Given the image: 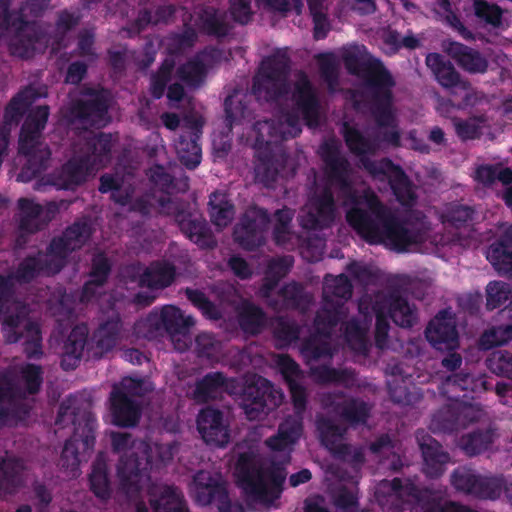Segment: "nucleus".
Returning a JSON list of instances; mask_svg holds the SVG:
<instances>
[{"instance_id":"1","label":"nucleus","mask_w":512,"mask_h":512,"mask_svg":"<svg viewBox=\"0 0 512 512\" xmlns=\"http://www.w3.org/2000/svg\"><path fill=\"white\" fill-rule=\"evenodd\" d=\"M319 155L326 185L309 198L308 210L301 219V225L308 230H324L334 224L337 205L333 187L347 198L355 196L351 181L352 167L343 154L341 143L334 138L324 141L320 145Z\"/></svg>"},{"instance_id":"2","label":"nucleus","mask_w":512,"mask_h":512,"mask_svg":"<svg viewBox=\"0 0 512 512\" xmlns=\"http://www.w3.org/2000/svg\"><path fill=\"white\" fill-rule=\"evenodd\" d=\"M343 63L349 74L362 76L365 86L371 93V112L376 124L381 128L393 125V87L395 80L390 71L379 59L364 60L356 51H347Z\"/></svg>"},{"instance_id":"3","label":"nucleus","mask_w":512,"mask_h":512,"mask_svg":"<svg viewBox=\"0 0 512 512\" xmlns=\"http://www.w3.org/2000/svg\"><path fill=\"white\" fill-rule=\"evenodd\" d=\"M69 422L74 431L64 443L61 463L66 469L76 470L82 461L90 457L94 449L97 419L90 410L77 407L75 400L68 398L59 405L55 424L65 427Z\"/></svg>"},{"instance_id":"4","label":"nucleus","mask_w":512,"mask_h":512,"mask_svg":"<svg viewBox=\"0 0 512 512\" xmlns=\"http://www.w3.org/2000/svg\"><path fill=\"white\" fill-rule=\"evenodd\" d=\"M50 115L48 105L31 109L21 126L18 140V155L24 163L17 175V181L28 183L42 174L49 166L52 152L41 141L42 132Z\"/></svg>"},{"instance_id":"5","label":"nucleus","mask_w":512,"mask_h":512,"mask_svg":"<svg viewBox=\"0 0 512 512\" xmlns=\"http://www.w3.org/2000/svg\"><path fill=\"white\" fill-rule=\"evenodd\" d=\"M11 0H0V29L11 56L33 59L48 44L47 33L36 21L27 20L21 9L11 10Z\"/></svg>"},{"instance_id":"6","label":"nucleus","mask_w":512,"mask_h":512,"mask_svg":"<svg viewBox=\"0 0 512 512\" xmlns=\"http://www.w3.org/2000/svg\"><path fill=\"white\" fill-rule=\"evenodd\" d=\"M235 476L238 487L248 499L270 504L280 497L287 473L280 463H274L265 471L255 463L252 454L244 452L237 459Z\"/></svg>"},{"instance_id":"7","label":"nucleus","mask_w":512,"mask_h":512,"mask_svg":"<svg viewBox=\"0 0 512 512\" xmlns=\"http://www.w3.org/2000/svg\"><path fill=\"white\" fill-rule=\"evenodd\" d=\"M291 100L294 108L283 113L284 124L287 128L281 131L283 140L296 138L301 134L300 115L309 128H316L320 124V100L313 84L305 73H302L294 83Z\"/></svg>"},{"instance_id":"8","label":"nucleus","mask_w":512,"mask_h":512,"mask_svg":"<svg viewBox=\"0 0 512 512\" xmlns=\"http://www.w3.org/2000/svg\"><path fill=\"white\" fill-rule=\"evenodd\" d=\"M291 59L286 50H277L262 60L253 77L252 93L267 102L278 101L290 92Z\"/></svg>"},{"instance_id":"9","label":"nucleus","mask_w":512,"mask_h":512,"mask_svg":"<svg viewBox=\"0 0 512 512\" xmlns=\"http://www.w3.org/2000/svg\"><path fill=\"white\" fill-rule=\"evenodd\" d=\"M352 206L346 212V221L349 226L367 243H382V229L385 224L380 208L386 211L391 209L383 204L379 197L374 194H365L363 200L355 192V196L348 197Z\"/></svg>"},{"instance_id":"10","label":"nucleus","mask_w":512,"mask_h":512,"mask_svg":"<svg viewBox=\"0 0 512 512\" xmlns=\"http://www.w3.org/2000/svg\"><path fill=\"white\" fill-rule=\"evenodd\" d=\"M239 399L246 417L254 421L263 419L278 408L283 395L268 379L252 375L245 379Z\"/></svg>"},{"instance_id":"11","label":"nucleus","mask_w":512,"mask_h":512,"mask_svg":"<svg viewBox=\"0 0 512 512\" xmlns=\"http://www.w3.org/2000/svg\"><path fill=\"white\" fill-rule=\"evenodd\" d=\"M87 99L73 101L66 112V118L71 124H79L83 128H102L109 121V99L105 91L88 89Z\"/></svg>"},{"instance_id":"12","label":"nucleus","mask_w":512,"mask_h":512,"mask_svg":"<svg viewBox=\"0 0 512 512\" xmlns=\"http://www.w3.org/2000/svg\"><path fill=\"white\" fill-rule=\"evenodd\" d=\"M269 224L270 215L266 209L249 206L233 228V239L242 249L256 251L265 244Z\"/></svg>"},{"instance_id":"13","label":"nucleus","mask_w":512,"mask_h":512,"mask_svg":"<svg viewBox=\"0 0 512 512\" xmlns=\"http://www.w3.org/2000/svg\"><path fill=\"white\" fill-rule=\"evenodd\" d=\"M363 168L372 176L387 178L390 188L397 201L405 207H412L416 203V194L413 191L412 182L404 170L393 163L389 158H382L379 161L365 159Z\"/></svg>"},{"instance_id":"14","label":"nucleus","mask_w":512,"mask_h":512,"mask_svg":"<svg viewBox=\"0 0 512 512\" xmlns=\"http://www.w3.org/2000/svg\"><path fill=\"white\" fill-rule=\"evenodd\" d=\"M191 493L202 506L216 504L219 512H231V501L225 481L220 473L197 471L192 480Z\"/></svg>"},{"instance_id":"15","label":"nucleus","mask_w":512,"mask_h":512,"mask_svg":"<svg viewBox=\"0 0 512 512\" xmlns=\"http://www.w3.org/2000/svg\"><path fill=\"white\" fill-rule=\"evenodd\" d=\"M151 466L148 448L140 455L134 452L122 455L117 467L120 489L129 497L137 496L150 479Z\"/></svg>"},{"instance_id":"16","label":"nucleus","mask_w":512,"mask_h":512,"mask_svg":"<svg viewBox=\"0 0 512 512\" xmlns=\"http://www.w3.org/2000/svg\"><path fill=\"white\" fill-rule=\"evenodd\" d=\"M24 392L18 387L13 370L0 371V422L19 421L29 416L30 408L23 402Z\"/></svg>"},{"instance_id":"17","label":"nucleus","mask_w":512,"mask_h":512,"mask_svg":"<svg viewBox=\"0 0 512 512\" xmlns=\"http://www.w3.org/2000/svg\"><path fill=\"white\" fill-rule=\"evenodd\" d=\"M63 269V263L48 251H37L24 257L9 276L20 285L29 284L39 276H54Z\"/></svg>"},{"instance_id":"18","label":"nucleus","mask_w":512,"mask_h":512,"mask_svg":"<svg viewBox=\"0 0 512 512\" xmlns=\"http://www.w3.org/2000/svg\"><path fill=\"white\" fill-rule=\"evenodd\" d=\"M380 208L381 216H384L385 224L382 229V243L386 242L396 252H407L412 246L422 241L420 230L401 220L392 210L386 211Z\"/></svg>"},{"instance_id":"19","label":"nucleus","mask_w":512,"mask_h":512,"mask_svg":"<svg viewBox=\"0 0 512 512\" xmlns=\"http://www.w3.org/2000/svg\"><path fill=\"white\" fill-rule=\"evenodd\" d=\"M427 67L431 70L438 84L447 90L459 89L466 92L464 104L472 105L474 95L469 80L462 78L454 65L439 53H429L425 58Z\"/></svg>"},{"instance_id":"20","label":"nucleus","mask_w":512,"mask_h":512,"mask_svg":"<svg viewBox=\"0 0 512 512\" xmlns=\"http://www.w3.org/2000/svg\"><path fill=\"white\" fill-rule=\"evenodd\" d=\"M425 337L430 345L439 351H453L459 347L456 320L448 309H443L431 319L425 329Z\"/></svg>"},{"instance_id":"21","label":"nucleus","mask_w":512,"mask_h":512,"mask_svg":"<svg viewBox=\"0 0 512 512\" xmlns=\"http://www.w3.org/2000/svg\"><path fill=\"white\" fill-rule=\"evenodd\" d=\"M92 226L87 221L78 220L68 226L60 237H55L48 245V251L61 260L63 267L67 257L81 249L92 236Z\"/></svg>"},{"instance_id":"22","label":"nucleus","mask_w":512,"mask_h":512,"mask_svg":"<svg viewBox=\"0 0 512 512\" xmlns=\"http://www.w3.org/2000/svg\"><path fill=\"white\" fill-rule=\"evenodd\" d=\"M181 232L201 249H213L217 242L207 220L197 213L177 209L175 214Z\"/></svg>"},{"instance_id":"23","label":"nucleus","mask_w":512,"mask_h":512,"mask_svg":"<svg viewBox=\"0 0 512 512\" xmlns=\"http://www.w3.org/2000/svg\"><path fill=\"white\" fill-rule=\"evenodd\" d=\"M91 171L87 160L81 159L79 155H74L60 168L47 175L46 184L54 186L58 190L74 191L86 182Z\"/></svg>"},{"instance_id":"24","label":"nucleus","mask_w":512,"mask_h":512,"mask_svg":"<svg viewBox=\"0 0 512 512\" xmlns=\"http://www.w3.org/2000/svg\"><path fill=\"white\" fill-rule=\"evenodd\" d=\"M197 429L202 439L210 445L224 447L229 443L228 425L224 423L223 412L213 407H205L197 416Z\"/></svg>"},{"instance_id":"25","label":"nucleus","mask_w":512,"mask_h":512,"mask_svg":"<svg viewBox=\"0 0 512 512\" xmlns=\"http://www.w3.org/2000/svg\"><path fill=\"white\" fill-rule=\"evenodd\" d=\"M415 436L423 458L424 473L430 478L440 477L449 462V454L443 451L441 444L425 430H417Z\"/></svg>"},{"instance_id":"26","label":"nucleus","mask_w":512,"mask_h":512,"mask_svg":"<svg viewBox=\"0 0 512 512\" xmlns=\"http://www.w3.org/2000/svg\"><path fill=\"white\" fill-rule=\"evenodd\" d=\"M316 428L321 444L337 459L347 460L352 454V447L342 443L347 429L327 417H319Z\"/></svg>"},{"instance_id":"27","label":"nucleus","mask_w":512,"mask_h":512,"mask_svg":"<svg viewBox=\"0 0 512 512\" xmlns=\"http://www.w3.org/2000/svg\"><path fill=\"white\" fill-rule=\"evenodd\" d=\"M191 131L182 133L175 143L179 161L189 170L197 168L201 162L202 151L199 144L202 122L196 118L187 119Z\"/></svg>"},{"instance_id":"28","label":"nucleus","mask_w":512,"mask_h":512,"mask_svg":"<svg viewBox=\"0 0 512 512\" xmlns=\"http://www.w3.org/2000/svg\"><path fill=\"white\" fill-rule=\"evenodd\" d=\"M89 329L86 324H78L72 328L63 342L61 351V367L63 370L75 369L83 356L85 348L92 352Z\"/></svg>"},{"instance_id":"29","label":"nucleus","mask_w":512,"mask_h":512,"mask_svg":"<svg viewBox=\"0 0 512 512\" xmlns=\"http://www.w3.org/2000/svg\"><path fill=\"white\" fill-rule=\"evenodd\" d=\"M111 422L118 427L131 428L138 425L141 419L140 404L123 393L111 391L109 396Z\"/></svg>"},{"instance_id":"30","label":"nucleus","mask_w":512,"mask_h":512,"mask_svg":"<svg viewBox=\"0 0 512 512\" xmlns=\"http://www.w3.org/2000/svg\"><path fill=\"white\" fill-rule=\"evenodd\" d=\"M236 382L235 378H228L221 371L208 372L196 380L193 398L198 403H207L217 399L223 392H233Z\"/></svg>"},{"instance_id":"31","label":"nucleus","mask_w":512,"mask_h":512,"mask_svg":"<svg viewBox=\"0 0 512 512\" xmlns=\"http://www.w3.org/2000/svg\"><path fill=\"white\" fill-rule=\"evenodd\" d=\"M303 433V422L300 417L288 416L278 426L277 433L269 437L265 444L276 452H287L285 463L290 461V453Z\"/></svg>"},{"instance_id":"32","label":"nucleus","mask_w":512,"mask_h":512,"mask_svg":"<svg viewBox=\"0 0 512 512\" xmlns=\"http://www.w3.org/2000/svg\"><path fill=\"white\" fill-rule=\"evenodd\" d=\"M111 150V134L98 132L84 140L79 156L81 159L87 160V164L92 170H98L110 163Z\"/></svg>"},{"instance_id":"33","label":"nucleus","mask_w":512,"mask_h":512,"mask_svg":"<svg viewBox=\"0 0 512 512\" xmlns=\"http://www.w3.org/2000/svg\"><path fill=\"white\" fill-rule=\"evenodd\" d=\"M123 323L118 315L107 318L100 323L91 337L92 356L102 358L106 353L112 351L117 345Z\"/></svg>"},{"instance_id":"34","label":"nucleus","mask_w":512,"mask_h":512,"mask_svg":"<svg viewBox=\"0 0 512 512\" xmlns=\"http://www.w3.org/2000/svg\"><path fill=\"white\" fill-rule=\"evenodd\" d=\"M26 464L22 458L9 455L0 457V496L15 495L24 485Z\"/></svg>"},{"instance_id":"35","label":"nucleus","mask_w":512,"mask_h":512,"mask_svg":"<svg viewBox=\"0 0 512 512\" xmlns=\"http://www.w3.org/2000/svg\"><path fill=\"white\" fill-rule=\"evenodd\" d=\"M445 51L461 69L470 74H484L488 70V60L474 48L457 41H450Z\"/></svg>"},{"instance_id":"36","label":"nucleus","mask_w":512,"mask_h":512,"mask_svg":"<svg viewBox=\"0 0 512 512\" xmlns=\"http://www.w3.org/2000/svg\"><path fill=\"white\" fill-rule=\"evenodd\" d=\"M487 259L499 273H512V225L490 244Z\"/></svg>"},{"instance_id":"37","label":"nucleus","mask_w":512,"mask_h":512,"mask_svg":"<svg viewBox=\"0 0 512 512\" xmlns=\"http://www.w3.org/2000/svg\"><path fill=\"white\" fill-rule=\"evenodd\" d=\"M149 493V503L154 512H189L184 498L174 486L153 487Z\"/></svg>"},{"instance_id":"38","label":"nucleus","mask_w":512,"mask_h":512,"mask_svg":"<svg viewBox=\"0 0 512 512\" xmlns=\"http://www.w3.org/2000/svg\"><path fill=\"white\" fill-rule=\"evenodd\" d=\"M385 302L388 308L387 314L397 326L411 328L417 323L418 314L415 305H411L398 292L390 293Z\"/></svg>"},{"instance_id":"39","label":"nucleus","mask_w":512,"mask_h":512,"mask_svg":"<svg viewBox=\"0 0 512 512\" xmlns=\"http://www.w3.org/2000/svg\"><path fill=\"white\" fill-rule=\"evenodd\" d=\"M347 317V309L341 301L327 304L317 311L314 318L315 332L321 337L329 338L335 327Z\"/></svg>"},{"instance_id":"40","label":"nucleus","mask_w":512,"mask_h":512,"mask_svg":"<svg viewBox=\"0 0 512 512\" xmlns=\"http://www.w3.org/2000/svg\"><path fill=\"white\" fill-rule=\"evenodd\" d=\"M341 134L349 151L359 157L361 165L365 159H370L377 150V144L374 140L366 137L358 128L344 122L341 127Z\"/></svg>"},{"instance_id":"41","label":"nucleus","mask_w":512,"mask_h":512,"mask_svg":"<svg viewBox=\"0 0 512 512\" xmlns=\"http://www.w3.org/2000/svg\"><path fill=\"white\" fill-rule=\"evenodd\" d=\"M333 411L351 426L363 425L371 413V406L360 398L349 397L333 403Z\"/></svg>"},{"instance_id":"42","label":"nucleus","mask_w":512,"mask_h":512,"mask_svg":"<svg viewBox=\"0 0 512 512\" xmlns=\"http://www.w3.org/2000/svg\"><path fill=\"white\" fill-rule=\"evenodd\" d=\"M197 24L202 33L216 38H224L230 31L225 14L213 6H204L200 9Z\"/></svg>"},{"instance_id":"43","label":"nucleus","mask_w":512,"mask_h":512,"mask_svg":"<svg viewBox=\"0 0 512 512\" xmlns=\"http://www.w3.org/2000/svg\"><path fill=\"white\" fill-rule=\"evenodd\" d=\"M112 271V264L109 258L99 252L93 255L91 261V269L89 272V280L83 285V297H92L95 294L94 288L104 286Z\"/></svg>"},{"instance_id":"44","label":"nucleus","mask_w":512,"mask_h":512,"mask_svg":"<svg viewBox=\"0 0 512 512\" xmlns=\"http://www.w3.org/2000/svg\"><path fill=\"white\" fill-rule=\"evenodd\" d=\"M162 320L164 333L172 337L182 335L185 337L189 329L194 325V319L191 316L185 317L182 311L174 305H165L159 310Z\"/></svg>"},{"instance_id":"45","label":"nucleus","mask_w":512,"mask_h":512,"mask_svg":"<svg viewBox=\"0 0 512 512\" xmlns=\"http://www.w3.org/2000/svg\"><path fill=\"white\" fill-rule=\"evenodd\" d=\"M89 487L99 500L106 502L111 498L112 489L108 474V466L104 459L97 457L89 474Z\"/></svg>"},{"instance_id":"46","label":"nucleus","mask_w":512,"mask_h":512,"mask_svg":"<svg viewBox=\"0 0 512 512\" xmlns=\"http://www.w3.org/2000/svg\"><path fill=\"white\" fill-rule=\"evenodd\" d=\"M495 440V432L491 428L476 429L461 436L459 446L470 457L487 451Z\"/></svg>"},{"instance_id":"47","label":"nucleus","mask_w":512,"mask_h":512,"mask_svg":"<svg viewBox=\"0 0 512 512\" xmlns=\"http://www.w3.org/2000/svg\"><path fill=\"white\" fill-rule=\"evenodd\" d=\"M208 206L211 222L216 227L225 228L231 224L235 216V206L225 194L213 192Z\"/></svg>"},{"instance_id":"48","label":"nucleus","mask_w":512,"mask_h":512,"mask_svg":"<svg viewBox=\"0 0 512 512\" xmlns=\"http://www.w3.org/2000/svg\"><path fill=\"white\" fill-rule=\"evenodd\" d=\"M294 259L290 255L271 258L266 267L262 290L268 295L279 284V282L290 272Z\"/></svg>"},{"instance_id":"49","label":"nucleus","mask_w":512,"mask_h":512,"mask_svg":"<svg viewBox=\"0 0 512 512\" xmlns=\"http://www.w3.org/2000/svg\"><path fill=\"white\" fill-rule=\"evenodd\" d=\"M176 8L173 4L158 5L152 8L140 9L133 26L138 32L145 30L149 25L169 23L175 16Z\"/></svg>"},{"instance_id":"50","label":"nucleus","mask_w":512,"mask_h":512,"mask_svg":"<svg viewBox=\"0 0 512 512\" xmlns=\"http://www.w3.org/2000/svg\"><path fill=\"white\" fill-rule=\"evenodd\" d=\"M353 293V286L345 274L338 276L327 275L324 280L323 287V301L327 304L335 303L336 301H347L351 298Z\"/></svg>"},{"instance_id":"51","label":"nucleus","mask_w":512,"mask_h":512,"mask_svg":"<svg viewBox=\"0 0 512 512\" xmlns=\"http://www.w3.org/2000/svg\"><path fill=\"white\" fill-rule=\"evenodd\" d=\"M272 334L276 347L286 348L299 339L300 326L292 318L278 316L273 322Z\"/></svg>"},{"instance_id":"52","label":"nucleus","mask_w":512,"mask_h":512,"mask_svg":"<svg viewBox=\"0 0 512 512\" xmlns=\"http://www.w3.org/2000/svg\"><path fill=\"white\" fill-rule=\"evenodd\" d=\"M145 276L150 287L163 289L169 287L174 282L176 267L173 263L166 260L156 261L147 269Z\"/></svg>"},{"instance_id":"53","label":"nucleus","mask_w":512,"mask_h":512,"mask_svg":"<svg viewBox=\"0 0 512 512\" xmlns=\"http://www.w3.org/2000/svg\"><path fill=\"white\" fill-rule=\"evenodd\" d=\"M460 425L459 407L446 405L433 414L430 428L433 432L452 433L458 430Z\"/></svg>"},{"instance_id":"54","label":"nucleus","mask_w":512,"mask_h":512,"mask_svg":"<svg viewBox=\"0 0 512 512\" xmlns=\"http://www.w3.org/2000/svg\"><path fill=\"white\" fill-rule=\"evenodd\" d=\"M265 324L266 314L262 308L253 303L244 305L239 313V325L244 332L257 335L264 329Z\"/></svg>"},{"instance_id":"55","label":"nucleus","mask_w":512,"mask_h":512,"mask_svg":"<svg viewBox=\"0 0 512 512\" xmlns=\"http://www.w3.org/2000/svg\"><path fill=\"white\" fill-rule=\"evenodd\" d=\"M17 371L21 381L24 384V389L19 385L18 387L24 392L25 396L35 395L39 393L43 384V368L41 365L26 362L17 366Z\"/></svg>"},{"instance_id":"56","label":"nucleus","mask_w":512,"mask_h":512,"mask_svg":"<svg viewBox=\"0 0 512 512\" xmlns=\"http://www.w3.org/2000/svg\"><path fill=\"white\" fill-rule=\"evenodd\" d=\"M133 329L138 338L153 340L162 336L164 329L159 310L154 308L146 317L137 320Z\"/></svg>"},{"instance_id":"57","label":"nucleus","mask_w":512,"mask_h":512,"mask_svg":"<svg viewBox=\"0 0 512 512\" xmlns=\"http://www.w3.org/2000/svg\"><path fill=\"white\" fill-rule=\"evenodd\" d=\"M206 73V66L199 59L188 60L176 70V76L192 88H197L204 82Z\"/></svg>"},{"instance_id":"58","label":"nucleus","mask_w":512,"mask_h":512,"mask_svg":"<svg viewBox=\"0 0 512 512\" xmlns=\"http://www.w3.org/2000/svg\"><path fill=\"white\" fill-rule=\"evenodd\" d=\"M23 342V352L27 359L38 360L43 356L41 329L38 323L27 321L25 323V333Z\"/></svg>"},{"instance_id":"59","label":"nucleus","mask_w":512,"mask_h":512,"mask_svg":"<svg viewBox=\"0 0 512 512\" xmlns=\"http://www.w3.org/2000/svg\"><path fill=\"white\" fill-rule=\"evenodd\" d=\"M29 91L22 90L14 95L5 107L3 119L5 124H18L25 114L32 100L29 97Z\"/></svg>"},{"instance_id":"60","label":"nucleus","mask_w":512,"mask_h":512,"mask_svg":"<svg viewBox=\"0 0 512 512\" xmlns=\"http://www.w3.org/2000/svg\"><path fill=\"white\" fill-rule=\"evenodd\" d=\"M302 355L312 361L332 357V348L328 341L321 339L317 333L304 339L301 343Z\"/></svg>"},{"instance_id":"61","label":"nucleus","mask_w":512,"mask_h":512,"mask_svg":"<svg viewBox=\"0 0 512 512\" xmlns=\"http://www.w3.org/2000/svg\"><path fill=\"white\" fill-rule=\"evenodd\" d=\"M475 16L487 25L499 28L502 25L503 9L487 0H473Z\"/></svg>"},{"instance_id":"62","label":"nucleus","mask_w":512,"mask_h":512,"mask_svg":"<svg viewBox=\"0 0 512 512\" xmlns=\"http://www.w3.org/2000/svg\"><path fill=\"white\" fill-rule=\"evenodd\" d=\"M287 308L305 309L309 305V297L303 286L297 282L285 284L278 292Z\"/></svg>"},{"instance_id":"63","label":"nucleus","mask_w":512,"mask_h":512,"mask_svg":"<svg viewBox=\"0 0 512 512\" xmlns=\"http://www.w3.org/2000/svg\"><path fill=\"white\" fill-rule=\"evenodd\" d=\"M221 348V342L212 333L202 332L195 337L194 352L198 358L216 359L221 352Z\"/></svg>"},{"instance_id":"64","label":"nucleus","mask_w":512,"mask_h":512,"mask_svg":"<svg viewBox=\"0 0 512 512\" xmlns=\"http://www.w3.org/2000/svg\"><path fill=\"white\" fill-rule=\"evenodd\" d=\"M512 340V325H500L483 332L479 339V345L484 350H490L502 346Z\"/></svg>"}]
</instances>
